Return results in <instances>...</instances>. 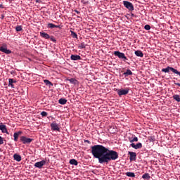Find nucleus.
I'll return each instance as SVG.
<instances>
[{"instance_id":"f257e3e1","label":"nucleus","mask_w":180,"mask_h":180,"mask_svg":"<svg viewBox=\"0 0 180 180\" xmlns=\"http://www.w3.org/2000/svg\"><path fill=\"white\" fill-rule=\"evenodd\" d=\"M91 153L94 158L98 160L99 164H109L119 158V153L113 150H109L102 145H94L91 147Z\"/></svg>"},{"instance_id":"f03ea898","label":"nucleus","mask_w":180,"mask_h":180,"mask_svg":"<svg viewBox=\"0 0 180 180\" xmlns=\"http://www.w3.org/2000/svg\"><path fill=\"white\" fill-rule=\"evenodd\" d=\"M40 36L44 39H46L47 40L51 39V41H53V43H57V40H56V38H54V37L49 36V34L46 32H40Z\"/></svg>"},{"instance_id":"7ed1b4c3","label":"nucleus","mask_w":180,"mask_h":180,"mask_svg":"<svg viewBox=\"0 0 180 180\" xmlns=\"http://www.w3.org/2000/svg\"><path fill=\"white\" fill-rule=\"evenodd\" d=\"M123 5L127 9H129L131 12H133L134 11V6H133V4L128 1H124Z\"/></svg>"},{"instance_id":"20e7f679","label":"nucleus","mask_w":180,"mask_h":180,"mask_svg":"<svg viewBox=\"0 0 180 180\" xmlns=\"http://www.w3.org/2000/svg\"><path fill=\"white\" fill-rule=\"evenodd\" d=\"M20 141L22 143V144H30L32 141H33V139L27 138L25 136H22L20 138Z\"/></svg>"},{"instance_id":"39448f33","label":"nucleus","mask_w":180,"mask_h":180,"mask_svg":"<svg viewBox=\"0 0 180 180\" xmlns=\"http://www.w3.org/2000/svg\"><path fill=\"white\" fill-rule=\"evenodd\" d=\"M114 56L122 59L123 61H126V60H128L127 57H126V55H124V53H123L122 52H120L119 51H115L114 52Z\"/></svg>"},{"instance_id":"423d86ee","label":"nucleus","mask_w":180,"mask_h":180,"mask_svg":"<svg viewBox=\"0 0 180 180\" xmlns=\"http://www.w3.org/2000/svg\"><path fill=\"white\" fill-rule=\"evenodd\" d=\"M129 91H130V89L126 88V89H121L117 90V94L119 95V96H122L123 95H127L129 94Z\"/></svg>"},{"instance_id":"0eeeda50","label":"nucleus","mask_w":180,"mask_h":180,"mask_svg":"<svg viewBox=\"0 0 180 180\" xmlns=\"http://www.w3.org/2000/svg\"><path fill=\"white\" fill-rule=\"evenodd\" d=\"M0 51H1V53H5V54L12 53V51L8 49V46L5 44H4L3 46L0 47Z\"/></svg>"},{"instance_id":"6e6552de","label":"nucleus","mask_w":180,"mask_h":180,"mask_svg":"<svg viewBox=\"0 0 180 180\" xmlns=\"http://www.w3.org/2000/svg\"><path fill=\"white\" fill-rule=\"evenodd\" d=\"M44 165H46V160H43L40 162H37L34 165L36 168H43Z\"/></svg>"},{"instance_id":"1a4fd4ad","label":"nucleus","mask_w":180,"mask_h":180,"mask_svg":"<svg viewBox=\"0 0 180 180\" xmlns=\"http://www.w3.org/2000/svg\"><path fill=\"white\" fill-rule=\"evenodd\" d=\"M129 155L130 161H135L136 158H137V154L135 152H128Z\"/></svg>"},{"instance_id":"9d476101","label":"nucleus","mask_w":180,"mask_h":180,"mask_svg":"<svg viewBox=\"0 0 180 180\" xmlns=\"http://www.w3.org/2000/svg\"><path fill=\"white\" fill-rule=\"evenodd\" d=\"M51 130L54 131H60V127H58V124L56 122H53L51 124Z\"/></svg>"},{"instance_id":"9b49d317","label":"nucleus","mask_w":180,"mask_h":180,"mask_svg":"<svg viewBox=\"0 0 180 180\" xmlns=\"http://www.w3.org/2000/svg\"><path fill=\"white\" fill-rule=\"evenodd\" d=\"M131 147H132V148H134L135 150H139L143 148V144H141V143H138L135 145L134 143H131Z\"/></svg>"},{"instance_id":"f8f14e48","label":"nucleus","mask_w":180,"mask_h":180,"mask_svg":"<svg viewBox=\"0 0 180 180\" xmlns=\"http://www.w3.org/2000/svg\"><path fill=\"white\" fill-rule=\"evenodd\" d=\"M0 130L1 133H6V134H9V131H8V129H6V125L1 124L0 125Z\"/></svg>"},{"instance_id":"ddd939ff","label":"nucleus","mask_w":180,"mask_h":180,"mask_svg":"<svg viewBox=\"0 0 180 180\" xmlns=\"http://www.w3.org/2000/svg\"><path fill=\"white\" fill-rule=\"evenodd\" d=\"M70 60L72 61H78V60H81V56L79 55H71Z\"/></svg>"},{"instance_id":"4468645a","label":"nucleus","mask_w":180,"mask_h":180,"mask_svg":"<svg viewBox=\"0 0 180 180\" xmlns=\"http://www.w3.org/2000/svg\"><path fill=\"white\" fill-rule=\"evenodd\" d=\"M20 134H22V131H19L18 132L14 133V134H13L14 141H18Z\"/></svg>"},{"instance_id":"2eb2a0df","label":"nucleus","mask_w":180,"mask_h":180,"mask_svg":"<svg viewBox=\"0 0 180 180\" xmlns=\"http://www.w3.org/2000/svg\"><path fill=\"white\" fill-rule=\"evenodd\" d=\"M13 159L15 161H18V162H20V161H22V157L20 155L17 154V153L13 155Z\"/></svg>"},{"instance_id":"dca6fc26","label":"nucleus","mask_w":180,"mask_h":180,"mask_svg":"<svg viewBox=\"0 0 180 180\" xmlns=\"http://www.w3.org/2000/svg\"><path fill=\"white\" fill-rule=\"evenodd\" d=\"M13 84H16V81L13 79H8V86H11V88H15V86Z\"/></svg>"},{"instance_id":"f3484780","label":"nucleus","mask_w":180,"mask_h":180,"mask_svg":"<svg viewBox=\"0 0 180 180\" xmlns=\"http://www.w3.org/2000/svg\"><path fill=\"white\" fill-rule=\"evenodd\" d=\"M123 75H124L125 77H129V75H133V72H131L130 69H127V71L123 73Z\"/></svg>"},{"instance_id":"a211bd4d","label":"nucleus","mask_w":180,"mask_h":180,"mask_svg":"<svg viewBox=\"0 0 180 180\" xmlns=\"http://www.w3.org/2000/svg\"><path fill=\"white\" fill-rule=\"evenodd\" d=\"M47 27H48V29H54V28H58V27H60V26H58V25H54V24H53V23H48V25H47Z\"/></svg>"},{"instance_id":"6ab92c4d","label":"nucleus","mask_w":180,"mask_h":180,"mask_svg":"<svg viewBox=\"0 0 180 180\" xmlns=\"http://www.w3.org/2000/svg\"><path fill=\"white\" fill-rule=\"evenodd\" d=\"M135 55L136 56V57H143L144 56V53H143V51H141L140 50L136 51Z\"/></svg>"},{"instance_id":"aec40b11","label":"nucleus","mask_w":180,"mask_h":180,"mask_svg":"<svg viewBox=\"0 0 180 180\" xmlns=\"http://www.w3.org/2000/svg\"><path fill=\"white\" fill-rule=\"evenodd\" d=\"M127 176H129V178H136V174L133 172H128L125 173Z\"/></svg>"},{"instance_id":"412c9836","label":"nucleus","mask_w":180,"mask_h":180,"mask_svg":"<svg viewBox=\"0 0 180 180\" xmlns=\"http://www.w3.org/2000/svg\"><path fill=\"white\" fill-rule=\"evenodd\" d=\"M70 164L71 165H75V166H77V165H78V162H77V160H75V159H72V160H70Z\"/></svg>"},{"instance_id":"4be33fe9","label":"nucleus","mask_w":180,"mask_h":180,"mask_svg":"<svg viewBox=\"0 0 180 180\" xmlns=\"http://www.w3.org/2000/svg\"><path fill=\"white\" fill-rule=\"evenodd\" d=\"M44 82L48 86H53V83H51V82H50L49 79H44Z\"/></svg>"},{"instance_id":"5701e85b","label":"nucleus","mask_w":180,"mask_h":180,"mask_svg":"<svg viewBox=\"0 0 180 180\" xmlns=\"http://www.w3.org/2000/svg\"><path fill=\"white\" fill-rule=\"evenodd\" d=\"M58 103H60V105H65V103H67V99L60 98L59 99Z\"/></svg>"},{"instance_id":"b1692460","label":"nucleus","mask_w":180,"mask_h":180,"mask_svg":"<svg viewBox=\"0 0 180 180\" xmlns=\"http://www.w3.org/2000/svg\"><path fill=\"white\" fill-rule=\"evenodd\" d=\"M142 178H143V179H147V180H148V179H150V178H151V176H150V174L146 173V174H144L142 176Z\"/></svg>"},{"instance_id":"393cba45","label":"nucleus","mask_w":180,"mask_h":180,"mask_svg":"<svg viewBox=\"0 0 180 180\" xmlns=\"http://www.w3.org/2000/svg\"><path fill=\"white\" fill-rule=\"evenodd\" d=\"M173 99H174V101H176V102H180V96L178 94H174L173 95Z\"/></svg>"},{"instance_id":"a878e982","label":"nucleus","mask_w":180,"mask_h":180,"mask_svg":"<svg viewBox=\"0 0 180 180\" xmlns=\"http://www.w3.org/2000/svg\"><path fill=\"white\" fill-rule=\"evenodd\" d=\"M69 82H70V84H74L75 85L77 84V82H78V81L74 78L70 79Z\"/></svg>"},{"instance_id":"bb28decb","label":"nucleus","mask_w":180,"mask_h":180,"mask_svg":"<svg viewBox=\"0 0 180 180\" xmlns=\"http://www.w3.org/2000/svg\"><path fill=\"white\" fill-rule=\"evenodd\" d=\"M71 32V36L73 37V39H78V35L77 33H75L74 31H70Z\"/></svg>"},{"instance_id":"cd10ccee","label":"nucleus","mask_w":180,"mask_h":180,"mask_svg":"<svg viewBox=\"0 0 180 180\" xmlns=\"http://www.w3.org/2000/svg\"><path fill=\"white\" fill-rule=\"evenodd\" d=\"M22 26L21 25H18L16 27H15V30L16 32H22Z\"/></svg>"},{"instance_id":"c85d7f7f","label":"nucleus","mask_w":180,"mask_h":180,"mask_svg":"<svg viewBox=\"0 0 180 180\" xmlns=\"http://www.w3.org/2000/svg\"><path fill=\"white\" fill-rule=\"evenodd\" d=\"M130 143H134V141H136V142H137V141H139V138H137V137H134L133 139H131L130 141Z\"/></svg>"},{"instance_id":"c756f323","label":"nucleus","mask_w":180,"mask_h":180,"mask_svg":"<svg viewBox=\"0 0 180 180\" xmlns=\"http://www.w3.org/2000/svg\"><path fill=\"white\" fill-rule=\"evenodd\" d=\"M148 140L150 141H152V143H154V141H155V137H154V136H149L148 137Z\"/></svg>"},{"instance_id":"7c9ffc66","label":"nucleus","mask_w":180,"mask_h":180,"mask_svg":"<svg viewBox=\"0 0 180 180\" xmlns=\"http://www.w3.org/2000/svg\"><path fill=\"white\" fill-rule=\"evenodd\" d=\"M144 29H145L146 30H150V29H151V26H150V25H146L144 26Z\"/></svg>"},{"instance_id":"2f4dec72","label":"nucleus","mask_w":180,"mask_h":180,"mask_svg":"<svg viewBox=\"0 0 180 180\" xmlns=\"http://www.w3.org/2000/svg\"><path fill=\"white\" fill-rule=\"evenodd\" d=\"M41 115L42 116V117H46V116H47V112L42 111L41 112Z\"/></svg>"},{"instance_id":"473e14b6","label":"nucleus","mask_w":180,"mask_h":180,"mask_svg":"<svg viewBox=\"0 0 180 180\" xmlns=\"http://www.w3.org/2000/svg\"><path fill=\"white\" fill-rule=\"evenodd\" d=\"M78 48L80 49H85V44H84V43H82V44L79 46Z\"/></svg>"},{"instance_id":"72a5a7b5","label":"nucleus","mask_w":180,"mask_h":180,"mask_svg":"<svg viewBox=\"0 0 180 180\" xmlns=\"http://www.w3.org/2000/svg\"><path fill=\"white\" fill-rule=\"evenodd\" d=\"M4 144V138L2 136H0V145Z\"/></svg>"},{"instance_id":"f704fd0d","label":"nucleus","mask_w":180,"mask_h":180,"mask_svg":"<svg viewBox=\"0 0 180 180\" xmlns=\"http://www.w3.org/2000/svg\"><path fill=\"white\" fill-rule=\"evenodd\" d=\"M84 143H87L88 144H91V141H89V140H84Z\"/></svg>"},{"instance_id":"c9c22d12","label":"nucleus","mask_w":180,"mask_h":180,"mask_svg":"<svg viewBox=\"0 0 180 180\" xmlns=\"http://www.w3.org/2000/svg\"><path fill=\"white\" fill-rule=\"evenodd\" d=\"M74 12H75L76 13H77V15H79V13H81V12H79L77 10H75Z\"/></svg>"},{"instance_id":"e433bc0d","label":"nucleus","mask_w":180,"mask_h":180,"mask_svg":"<svg viewBox=\"0 0 180 180\" xmlns=\"http://www.w3.org/2000/svg\"><path fill=\"white\" fill-rule=\"evenodd\" d=\"M174 85H177V86H180V83H176L174 82Z\"/></svg>"},{"instance_id":"4c0bfd02","label":"nucleus","mask_w":180,"mask_h":180,"mask_svg":"<svg viewBox=\"0 0 180 180\" xmlns=\"http://www.w3.org/2000/svg\"><path fill=\"white\" fill-rule=\"evenodd\" d=\"M37 4H40L41 2V0H36Z\"/></svg>"},{"instance_id":"58836bf2","label":"nucleus","mask_w":180,"mask_h":180,"mask_svg":"<svg viewBox=\"0 0 180 180\" xmlns=\"http://www.w3.org/2000/svg\"><path fill=\"white\" fill-rule=\"evenodd\" d=\"M0 8H1V9H4V5H3V4H0Z\"/></svg>"},{"instance_id":"ea45409f","label":"nucleus","mask_w":180,"mask_h":180,"mask_svg":"<svg viewBox=\"0 0 180 180\" xmlns=\"http://www.w3.org/2000/svg\"><path fill=\"white\" fill-rule=\"evenodd\" d=\"M131 16L133 18L134 17V13H131Z\"/></svg>"},{"instance_id":"a19ab883","label":"nucleus","mask_w":180,"mask_h":180,"mask_svg":"<svg viewBox=\"0 0 180 180\" xmlns=\"http://www.w3.org/2000/svg\"><path fill=\"white\" fill-rule=\"evenodd\" d=\"M5 18V15H1V19H4Z\"/></svg>"}]
</instances>
